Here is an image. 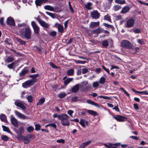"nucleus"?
Here are the masks:
<instances>
[{
	"label": "nucleus",
	"instance_id": "58",
	"mask_svg": "<svg viewBox=\"0 0 148 148\" xmlns=\"http://www.w3.org/2000/svg\"><path fill=\"white\" fill-rule=\"evenodd\" d=\"M49 65L53 68L55 69L58 68V67L52 62H50L49 63Z\"/></svg>",
	"mask_w": 148,
	"mask_h": 148
},
{
	"label": "nucleus",
	"instance_id": "36",
	"mask_svg": "<svg viewBox=\"0 0 148 148\" xmlns=\"http://www.w3.org/2000/svg\"><path fill=\"white\" fill-rule=\"evenodd\" d=\"M18 42H19L21 44L25 45V44L26 42L25 41L21 39L17 38L16 39Z\"/></svg>",
	"mask_w": 148,
	"mask_h": 148
},
{
	"label": "nucleus",
	"instance_id": "62",
	"mask_svg": "<svg viewBox=\"0 0 148 148\" xmlns=\"http://www.w3.org/2000/svg\"><path fill=\"white\" fill-rule=\"evenodd\" d=\"M62 115V114L58 115L57 113H55V114H54L53 115V117L54 118H55L57 117L58 118V119L59 116H60L61 115Z\"/></svg>",
	"mask_w": 148,
	"mask_h": 148
},
{
	"label": "nucleus",
	"instance_id": "32",
	"mask_svg": "<svg viewBox=\"0 0 148 148\" xmlns=\"http://www.w3.org/2000/svg\"><path fill=\"white\" fill-rule=\"evenodd\" d=\"M26 98L29 102L32 103L33 102V97L32 95H27L26 96Z\"/></svg>",
	"mask_w": 148,
	"mask_h": 148
},
{
	"label": "nucleus",
	"instance_id": "1",
	"mask_svg": "<svg viewBox=\"0 0 148 148\" xmlns=\"http://www.w3.org/2000/svg\"><path fill=\"white\" fill-rule=\"evenodd\" d=\"M26 25V23H24L18 25L19 29V33L22 38H25L27 39H29L31 36V30L29 27H24Z\"/></svg>",
	"mask_w": 148,
	"mask_h": 148
},
{
	"label": "nucleus",
	"instance_id": "4",
	"mask_svg": "<svg viewBox=\"0 0 148 148\" xmlns=\"http://www.w3.org/2000/svg\"><path fill=\"white\" fill-rule=\"evenodd\" d=\"M121 46L122 47L127 49H130L132 47L131 43L126 40H124L122 41Z\"/></svg>",
	"mask_w": 148,
	"mask_h": 148
},
{
	"label": "nucleus",
	"instance_id": "6",
	"mask_svg": "<svg viewBox=\"0 0 148 148\" xmlns=\"http://www.w3.org/2000/svg\"><path fill=\"white\" fill-rule=\"evenodd\" d=\"M90 15L93 19L98 18L100 16V14L97 10H94L91 12Z\"/></svg>",
	"mask_w": 148,
	"mask_h": 148
},
{
	"label": "nucleus",
	"instance_id": "30",
	"mask_svg": "<svg viewBox=\"0 0 148 148\" xmlns=\"http://www.w3.org/2000/svg\"><path fill=\"white\" fill-rule=\"evenodd\" d=\"M92 5V4L91 3H87L86 4H85V7L88 10H91L92 9L91 6Z\"/></svg>",
	"mask_w": 148,
	"mask_h": 148
},
{
	"label": "nucleus",
	"instance_id": "24",
	"mask_svg": "<svg viewBox=\"0 0 148 148\" xmlns=\"http://www.w3.org/2000/svg\"><path fill=\"white\" fill-rule=\"evenodd\" d=\"M28 72V70H25L23 69L21 72L19 73V75L20 77H21L25 75Z\"/></svg>",
	"mask_w": 148,
	"mask_h": 148
},
{
	"label": "nucleus",
	"instance_id": "22",
	"mask_svg": "<svg viewBox=\"0 0 148 148\" xmlns=\"http://www.w3.org/2000/svg\"><path fill=\"white\" fill-rule=\"evenodd\" d=\"M58 32L60 33H63L64 32V28L63 26L61 25H59V26L58 27Z\"/></svg>",
	"mask_w": 148,
	"mask_h": 148
},
{
	"label": "nucleus",
	"instance_id": "8",
	"mask_svg": "<svg viewBox=\"0 0 148 148\" xmlns=\"http://www.w3.org/2000/svg\"><path fill=\"white\" fill-rule=\"evenodd\" d=\"M31 25L34 29L35 33L36 34H38L39 30V27L34 21H32L31 22Z\"/></svg>",
	"mask_w": 148,
	"mask_h": 148
},
{
	"label": "nucleus",
	"instance_id": "26",
	"mask_svg": "<svg viewBox=\"0 0 148 148\" xmlns=\"http://www.w3.org/2000/svg\"><path fill=\"white\" fill-rule=\"evenodd\" d=\"M87 123V121H86L82 119H80L79 123L82 127H85L86 126L85 123Z\"/></svg>",
	"mask_w": 148,
	"mask_h": 148
},
{
	"label": "nucleus",
	"instance_id": "60",
	"mask_svg": "<svg viewBox=\"0 0 148 148\" xmlns=\"http://www.w3.org/2000/svg\"><path fill=\"white\" fill-rule=\"evenodd\" d=\"M69 8L70 10H71V12L72 13H73L74 12V11L72 8L71 5V4L70 3V2H69Z\"/></svg>",
	"mask_w": 148,
	"mask_h": 148
},
{
	"label": "nucleus",
	"instance_id": "7",
	"mask_svg": "<svg viewBox=\"0 0 148 148\" xmlns=\"http://www.w3.org/2000/svg\"><path fill=\"white\" fill-rule=\"evenodd\" d=\"M113 118L115 119L118 121L120 122H123L126 120L127 118L122 116L116 115V116H113Z\"/></svg>",
	"mask_w": 148,
	"mask_h": 148
},
{
	"label": "nucleus",
	"instance_id": "39",
	"mask_svg": "<svg viewBox=\"0 0 148 148\" xmlns=\"http://www.w3.org/2000/svg\"><path fill=\"white\" fill-rule=\"evenodd\" d=\"M1 139L5 142L7 141L9 139V138L6 135H2L1 136Z\"/></svg>",
	"mask_w": 148,
	"mask_h": 148
},
{
	"label": "nucleus",
	"instance_id": "48",
	"mask_svg": "<svg viewBox=\"0 0 148 148\" xmlns=\"http://www.w3.org/2000/svg\"><path fill=\"white\" fill-rule=\"evenodd\" d=\"M46 13L49 16H50L52 18H55V16L54 14L52 13H51L46 12Z\"/></svg>",
	"mask_w": 148,
	"mask_h": 148
},
{
	"label": "nucleus",
	"instance_id": "63",
	"mask_svg": "<svg viewBox=\"0 0 148 148\" xmlns=\"http://www.w3.org/2000/svg\"><path fill=\"white\" fill-rule=\"evenodd\" d=\"M88 71V70L86 68L83 69H82V73L84 74L86 73Z\"/></svg>",
	"mask_w": 148,
	"mask_h": 148
},
{
	"label": "nucleus",
	"instance_id": "50",
	"mask_svg": "<svg viewBox=\"0 0 148 148\" xmlns=\"http://www.w3.org/2000/svg\"><path fill=\"white\" fill-rule=\"evenodd\" d=\"M49 35L51 36L55 37L56 35V32L53 31L49 33Z\"/></svg>",
	"mask_w": 148,
	"mask_h": 148
},
{
	"label": "nucleus",
	"instance_id": "20",
	"mask_svg": "<svg viewBox=\"0 0 148 148\" xmlns=\"http://www.w3.org/2000/svg\"><path fill=\"white\" fill-rule=\"evenodd\" d=\"M91 141L88 140L83 143L79 147V148H84L85 147L91 143Z\"/></svg>",
	"mask_w": 148,
	"mask_h": 148
},
{
	"label": "nucleus",
	"instance_id": "12",
	"mask_svg": "<svg viewBox=\"0 0 148 148\" xmlns=\"http://www.w3.org/2000/svg\"><path fill=\"white\" fill-rule=\"evenodd\" d=\"M79 84H77L75 85L71 88V91L74 93L77 92L79 90Z\"/></svg>",
	"mask_w": 148,
	"mask_h": 148
},
{
	"label": "nucleus",
	"instance_id": "37",
	"mask_svg": "<svg viewBox=\"0 0 148 148\" xmlns=\"http://www.w3.org/2000/svg\"><path fill=\"white\" fill-rule=\"evenodd\" d=\"M45 101V99L44 98H42L40 99L38 102L37 103V104L38 105H40L43 104Z\"/></svg>",
	"mask_w": 148,
	"mask_h": 148
},
{
	"label": "nucleus",
	"instance_id": "33",
	"mask_svg": "<svg viewBox=\"0 0 148 148\" xmlns=\"http://www.w3.org/2000/svg\"><path fill=\"white\" fill-rule=\"evenodd\" d=\"M74 70L73 69H71L68 70L67 72V74L69 76L73 75L74 73Z\"/></svg>",
	"mask_w": 148,
	"mask_h": 148
},
{
	"label": "nucleus",
	"instance_id": "25",
	"mask_svg": "<svg viewBox=\"0 0 148 148\" xmlns=\"http://www.w3.org/2000/svg\"><path fill=\"white\" fill-rule=\"evenodd\" d=\"M0 119L2 121H4L5 122H7L6 116L3 114H2L0 115Z\"/></svg>",
	"mask_w": 148,
	"mask_h": 148
},
{
	"label": "nucleus",
	"instance_id": "42",
	"mask_svg": "<svg viewBox=\"0 0 148 148\" xmlns=\"http://www.w3.org/2000/svg\"><path fill=\"white\" fill-rule=\"evenodd\" d=\"M106 78L103 77H101L99 80V83L100 84H103L105 82Z\"/></svg>",
	"mask_w": 148,
	"mask_h": 148
},
{
	"label": "nucleus",
	"instance_id": "10",
	"mask_svg": "<svg viewBox=\"0 0 148 148\" xmlns=\"http://www.w3.org/2000/svg\"><path fill=\"white\" fill-rule=\"evenodd\" d=\"M8 25L14 26L15 25V23L13 18L11 17H9L8 18L6 21Z\"/></svg>",
	"mask_w": 148,
	"mask_h": 148
},
{
	"label": "nucleus",
	"instance_id": "35",
	"mask_svg": "<svg viewBox=\"0 0 148 148\" xmlns=\"http://www.w3.org/2000/svg\"><path fill=\"white\" fill-rule=\"evenodd\" d=\"M121 8V6L117 5L114 6L113 10L115 11H118Z\"/></svg>",
	"mask_w": 148,
	"mask_h": 148
},
{
	"label": "nucleus",
	"instance_id": "34",
	"mask_svg": "<svg viewBox=\"0 0 148 148\" xmlns=\"http://www.w3.org/2000/svg\"><path fill=\"white\" fill-rule=\"evenodd\" d=\"M2 127L4 131L8 133H11V132L9 128L4 125H2Z\"/></svg>",
	"mask_w": 148,
	"mask_h": 148
},
{
	"label": "nucleus",
	"instance_id": "64",
	"mask_svg": "<svg viewBox=\"0 0 148 148\" xmlns=\"http://www.w3.org/2000/svg\"><path fill=\"white\" fill-rule=\"evenodd\" d=\"M134 107V108L136 110H138L139 109V107L138 104L136 103H134L133 104Z\"/></svg>",
	"mask_w": 148,
	"mask_h": 148
},
{
	"label": "nucleus",
	"instance_id": "16",
	"mask_svg": "<svg viewBox=\"0 0 148 148\" xmlns=\"http://www.w3.org/2000/svg\"><path fill=\"white\" fill-rule=\"evenodd\" d=\"M28 137H29L28 136H22L20 138L24 141V143L25 144H27L30 142V141L29 139L28 138Z\"/></svg>",
	"mask_w": 148,
	"mask_h": 148
},
{
	"label": "nucleus",
	"instance_id": "28",
	"mask_svg": "<svg viewBox=\"0 0 148 148\" xmlns=\"http://www.w3.org/2000/svg\"><path fill=\"white\" fill-rule=\"evenodd\" d=\"M44 8L45 10L51 11H53L54 10V8L53 7L49 5H46L45 6Z\"/></svg>",
	"mask_w": 148,
	"mask_h": 148
},
{
	"label": "nucleus",
	"instance_id": "52",
	"mask_svg": "<svg viewBox=\"0 0 148 148\" xmlns=\"http://www.w3.org/2000/svg\"><path fill=\"white\" fill-rule=\"evenodd\" d=\"M120 89L123 91L124 93L126 95L127 97H130V95L123 88H120Z\"/></svg>",
	"mask_w": 148,
	"mask_h": 148
},
{
	"label": "nucleus",
	"instance_id": "17",
	"mask_svg": "<svg viewBox=\"0 0 148 148\" xmlns=\"http://www.w3.org/2000/svg\"><path fill=\"white\" fill-rule=\"evenodd\" d=\"M39 24L42 27L46 28H48L49 26V24L43 20H42Z\"/></svg>",
	"mask_w": 148,
	"mask_h": 148
},
{
	"label": "nucleus",
	"instance_id": "18",
	"mask_svg": "<svg viewBox=\"0 0 148 148\" xmlns=\"http://www.w3.org/2000/svg\"><path fill=\"white\" fill-rule=\"evenodd\" d=\"M47 0H36L35 3L37 6H40L42 3L45 2Z\"/></svg>",
	"mask_w": 148,
	"mask_h": 148
},
{
	"label": "nucleus",
	"instance_id": "15",
	"mask_svg": "<svg viewBox=\"0 0 148 148\" xmlns=\"http://www.w3.org/2000/svg\"><path fill=\"white\" fill-rule=\"evenodd\" d=\"M12 124L15 127H17L18 125V123L14 117H12L11 119Z\"/></svg>",
	"mask_w": 148,
	"mask_h": 148
},
{
	"label": "nucleus",
	"instance_id": "13",
	"mask_svg": "<svg viewBox=\"0 0 148 148\" xmlns=\"http://www.w3.org/2000/svg\"><path fill=\"white\" fill-rule=\"evenodd\" d=\"M14 113L17 116L21 119H24L26 118V116L22 114L17 111H15Z\"/></svg>",
	"mask_w": 148,
	"mask_h": 148
},
{
	"label": "nucleus",
	"instance_id": "38",
	"mask_svg": "<svg viewBox=\"0 0 148 148\" xmlns=\"http://www.w3.org/2000/svg\"><path fill=\"white\" fill-rule=\"evenodd\" d=\"M102 45L103 46L105 47H106L108 46V43L107 40H103L102 42Z\"/></svg>",
	"mask_w": 148,
	"mask_h": 148
},
{
	"label": "nucleus",
	"instance_id": "44",
	"mask_svg": "<svg viewBox=\"0 0 148 148\" xmlns=\"http://www.w3.org/2000/svg\"><path fill=\"white\" fill-rule=\"evenodd\" d=\"M103 25L105 27L108 28H110L112 30H113V29H114V27L113 26L111 25H109L106 23H103Z\"/></svg>",
	"mask_w": 148,
	"mask_h": 148
},
{
	"label": "nucleus",
	"instance_id": "27",
	"mask_svg": "<svg viewBox=\"0 0 148 148\" xmlns=\"http://www.w3.org/2000/svg\"><path fill=\"white\" fill-rule=\"evenodd\" d=\"M102 29L100 27L92 31V32L94 34H98L100 33L102 31Z\"/></svg>",
	"mask_w": 148,
	"mask_h": 148
},
{
	"label": "nucleus",
	"instance_id": "59",
	"mask_svg": "<svg viewBox=\"0 0 148 148\" xmlns=\"http://www.w3.org/2000/svg\"><path fill=\"white\" fill-rule=\"evenodd\" d=\"M57 142L58 143H65L64 140L62 139L57 140Z\"/></svg>",
	"mask_w": 148,
	"mask_h": 148
},
{
	"label": "nucleus",
	"instance_id": "45",
	"mask_svg": "<svg viewBox=\"0 0 148 148\" xmlns=\"http://www.w3.org/2000/svg\"><path fill=\"white\" fill-rule=\"evenodd\" d=\"M66 94L64 92H62L60 93L58 95V97L60 98H62L66 96Z\"/></svg>",
	"mask_w": 148,
	"mask_h": 148
},
{
	"label": "nucleus",
	"instance_id": "43",
	"mask_svg": "<svg viewBox=\"0 0 148 148\" xmlns=\"http://www.w3.org/2000/svg\"><path fill=\"white\" fill-rule=\"evenodd\" d=\"M104 18L105 20H106L109 22H111V20L110 19V16L108 14L105 15L104 16Z\"/></svg>",
	"mask_w": 148,
	"mask_h": 148
},
{
	"label": "nucleus",
	"instance_id": "3",
	"mask_svg": "<svg viewBox=\"0 0 148 148\" xmlns=\"http://www.w3.org/2000/svg\"><path fill=\"white\" fill-rule=\"evenodd\" d=\"M69 116L66 114H62L59 116L58 119L61 121L62 125L63 126H69L70 122L69 120Z\"/></svg>",
	"mask_w": 148,
	"mask_h": 148
},
{
	"label": "nucleus",
	"instance_id": "41",
	"mask_svg": "<svg viewBox=\"0 0 148 148\" xmlns=\"http://www.w3.org/2000/svg\"><path fill=\"white\" fill-rule=\"evenodd\" d=\"M133 32L135 34L140 33L141 32V29H140L136 28L133 29Z\"/></svg>",
	"mask_w": 148,
	"mask_h": 148
},
{
	"label": "nucleus",
	"instance_id": "2",
	"mask_svg": "<svg viewBox=\"0 0 148 148\" xmlns=\"http://www.w3.org/2000/svg\"><path fill=\"white\" fill-rule=\"evenodd\" d=\"M39 76L38 74L30 75L29 76V78H31V79L28 80L22 84V86L24 88H27L29 87L33 86L37 81L36 78Z\"/></svg>",
	"mask_w": 148,
	"mask_h": 148
},
{
	"label": "nucleus",
	"instance_id": "40",
	"mask_svg": "<svg viewBox=\"0 0 148 148\" xmlns=\"http://www.w3.org/2000/svg\"><path fill=\"white\" fill-rule=\"evenodd\" d=\"M137 41L138 43L140 44V45H143L145 43L144 40L143 39H138L137 40Z\"/></svg>",
	"mask_w": 148,
	"mask_h": 148
},
{
	"label": "nucleus",
	"instance_id": "31",
	"mask_svg": "<svg viewBox=\"0 0 148 148\" xmlns=\"http://www.w3.org/2000/svg\"><path fill=\"white\" fill-rule=\"evenodd\" d=\"M73 79L72 78H70L67 79L66 80H64V83L65 85H67L68 84L70 83Z\"/></svg>",
	"mask_w": 148,
	"mask_h": 148
},
{
	"label": "nucleus",
	"instance_id": "5",
	"mask_svg": "<svg viewBox=\"0 0 148 148\" xmlns=\"http://www.w3.org/2000/svg\"><path fill=\"white\" fill-rule=\"evenodd\" d=\"M135 20L132 18H130L128 19L125 24V27L127 28L132 27L134 25Z\"/></svg>",
	"mask_w": 148,
	"mask_h": 148
},
{
	"label": "nucleus",
	"instance_id": "23",
	"mask_svg": "<svg viewBox=\"0 0 148 148\" xmlns=\"http://www.w3.org/2000/svg\"><path fill=\"white\" fill-rule=\"evenodd\" d=\"M85 110H87V112L90 114L92 115L93 116H96L97 114V112L94 110H87L85 109Z\"/></svg>",
	"mask_w": 148,
	"mask_h": 148
},
{
	"label": "nucleus",
	"instance_id": "57",
	"mask_svg": "<svg viewBox=\"0 0 148 148\" xmlns=\"http://www.w3.org/2000/svg\"><path fill=\"white\" fill-rule=\"evenodd\" d=\"M14 60V59L12 57H9L7 59V61L8 62H10Z\"/></svg>",
	"mask_w": 148,
	"mask_h": 148
},
{
	"label": "nucleus",
	"instance_id": "49",
	"mask_svg": "<svg viewBox=\"0 0 148 148\" xmlns=\"http://www.w3.org/2000/svg\"><path fill=\"white\" fill-rule=\"evenodd\" d=\"M99 86V84L97 82H94L92 84V86L94 88L98 87Z\"/></svg>",
	"mask_w": 148,
	"mask_h": 148
},
{
	"label": "nucleus",
	"instance_id": "46",
	"mask_svg": "<svg viewBox=\"0 0 148 148\" xmlns=\"http://www.w3.org/2000/svg\"><path fill=\"white\" fill-rule=\"evenodd\" d=\"M104 145L106 147L108 148H112V146H113V143H110L107 144H104Z\"/></svg>",
	"mask_w": 148,
	"mask_h": 148
},
{
	"label": "nucleus",
	"instance_id": "53",
	"mask_svg": "<svg viewBox=\"0 0 148 148\" xmlns=\"http://www.w3.org/2000/svg\"><path fill=\"white\" fill-rule=\"evenodd\" d=\"M35 130L36 131L39 130L40 128V126L39 124H36L35 125Z\"/></svg>",
	"mask_w": 148,
	"mask_h": 148
},
{
	"label": "nucleus",
	"instance_id": "47",
	"mask_svg": "<svg viewBox=\"0 0 148 148\" xmlns=\"http://www.w3.org/2000/svg\"><path fill=\"white\" fill-rule=\"evenodd\" d=\"M99 97L102 98L103 99H105L108 100H110L111 99L110 97L102 95L98 96L97 97V98Z\"/></svg>",
	"mask_w": 148,
	"mask_h": 148
},
{
	"label": "nucleus",
	"instance_id": "19",
	"mask_svg": "<svg viewBox=\"0 0 148 148\" xmlns=\"http://www.w3.org/2000/svg\"><path fill=\"white\" fill-rule=\"evenodd\" d=\"M87 102L89 104L94 105L97 107H100L98 104L90 100H87Z\"/></svg>",
	"mask_w": 148,
	"mask_h": 148
},
{
	"label": "nucleus",
	"instance_id": "21",
	"mask_svg": "<svg viewBox=\"0 0 148 148\" xmlns=\"http://www.w3.org/2000/svg\"><path fill=\"white\" fill-rule=\"evenodd\" d=\"M99 21L97 22H91L90 25V28H93L94 27L99 25Z\"/></svg>",
	"mask_w": 148,
	"mask_h": 148
},
{
	"label": "nucleus",
	"instance_id": "11",
	"mask_svg": "<svg viewBox=\"0 0 148 148\" xmlns=\"http://www.w3.org/2000/svg\"><path fill=\"white\" fill-rule=\"evenodd\" d=\"M24 131L23 127H21L19 128L18 129L16 130L15 132L19 135V137L21 138V137L22 136H21V134L24 133Z\"/></svg>",
	"mask_w": 148,
	"mask_h": 148
},
{
	"label": "nucleus",
	"instance_id": "55",
	"mask_svg": "<svg viewBox=\"0 0 148 148\" xmlns=\"http://www.w3.org/2000/svg\"><path fill=\"white\" fill-rule=\"evenodd\" d=\"M74 111L71 110H69L67 111V113L71 116H73V113Z\"/></svg>",
	"mask_w": 148,
	"mask_h": 148
},
{
	"label": "nucleus",
	"instance_id": "51",
	"mask_svg": "<svg viewBox=\"0 0 148 148\" xmlns=\"http://www.w3.org/2000/svg\"><path fill=\"white\" fill-rule=\"evenodd\" d=\"M34 128L32 126H29L27 128V130L29 132H30L33 131Z\"/></svg>",
	"mask_w": 148,
	"mask_h": 148
},
{
	"label": "nucleus",
	"instance_id": "29",
	"mask_svg": "<svg viewBox=\"0 0 148 148\" xmlns=\"http://www.w3.org/2000/svg\"><path fill=\"white\" fill-rule=\"evenodd\" d=\"M114 1L116 3L121 5L124 4L126 3L125 0H114Z\"/></svg>",
	"mask_w": 148,
	"mask_h": 148
},
{
	"label": "nucleus",
	"instance_id": "54",
	"mask_svg": "<svg viewBox=\"0 0 148 148\" xmlns=\"http://www.w3.org/2000/svg\"><path fill=\"white\" fill-rule=\"evenodd\" d=\"M78 100V97L77 96H75L73 97L72 99V101L73 102L77 101Z\"/></svg>",
	"mask_w": 148,
	"mask_h": 148
},
{
	"label": "nucleus",
	"instance_id": "14",
	"mask_svg": "<svg viewBox=\"0 0 148 148\" xmlns=\"http://www.w3.org/2000/svg\"><path fill=\"white\" fill-rule=\"evenodd\" d=\"M130 8L129 6H125L122 8L121 12L122 14H125L127 12L130 10Z\"/></svg>",
	"mask_w": 148,
	"mask_h": 148
},
{
	"label": "nucleus",
	"instance_id": "61",
	"mask_svg": "<svg viewBox=\"0 0 148 148\" xmlns=\"http://www.w3.org/2000/svg\"><path fill=\"white\" fill-rule=\"evenodd\" d=\"M102 67L103 69L104 70L106 71L108 74H110L109 70H108V69H106V68L103 65L102 66Z\"/></svg>",
	"mask_w": 148,
	"mask_h": 148
},
{
	"label": "nucleus",
	"instance_id": "9",
	"mask_svg": "<svg viewBox=\"0 0 148 148\" xmlns=\"http://www.w3.org/2000/svg\"><path fill=\"white\" fill-rule=\"evenodd\" d=\"M14 104L17 106L19 107L23 110H25L26 108L24 105L21 103V101L18 100H16Z\"/></svg>",
	"mask_w": 148,
	"mask_h": 148
},
{
	"label": "nucleus",
	"instance_id": "56",
	"mask_svg": "<svg viewBox=\"0 0 148 148\" xmlns=\"http://www.w3.org/2000/svg\"><path fill=\"white\" fill-rule=\"evenodd\" d=\"M75 62L78 64L80 63L82 64H84L86 63V61H85L77 60Z\"/></svg>",
	"mask_w": 148,
	"mask_h": 148
}]
</instances>
